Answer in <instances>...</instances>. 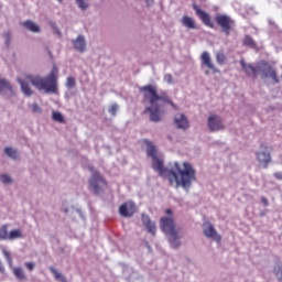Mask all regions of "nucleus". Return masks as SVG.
<instances>
[{
  "label": "nucleus",
  "instance_id": "obj_1",
  "mask_svg": "<svg viewBox=\"0 0 282 282\" xmlns=\"http://www.w3.org/2000/svg\"><path fill=\"white\" fill-rule=\"evenodd\" d=\"M143 143L147 147L148 158H152V169L159 173L160 177L167 180L170 186L176 184V187L182 186L185 191H189L197 175L193 165L188 162H183L182 164L174 162L170 169L164 167V161L158 158V148L153 145V142L145 139Z\"/></svg>",
  "mask_w": 282,
  "mask_h": 282
},
{
  "label": "nucleus",
  "instance_id": "obj_2",
  "mask_svg": "<svg viewBox=\"0 0 282 282\" xmlns=\"http://www.w3.org/2000/svg\"><path fill=\"white\" fill-rule=\"evenodd\" d=\"M143 94V104L150 105L145 108V113H150L151 122H160L164 116L162 104L171 105L173 109L177 110V106L171 100L166 93L158 94V86L145 85L139 88Z\"/></svg>",
  "mask_w": 282,
  "mask_h": 282
},
{
  "label": "nucleus",
  "instance_id": "obj_3",
  "mask_svg": "<svg viewBox=\"0 0 282 282\" xmlns=\"http://www.w3.org/2000/svg\"><path fill=\"white\" fill-rule=\"evenodd\" d=\"M24 96H32L34 91L30 88V83L45 94H57L58 91V67L53 66L51 73L46 77L26 75L25 79L18 78Z\"/></svg>",
  "mask_w": 282,
  "mask_h": 282
},
{
  "label": "nucleus",
  "instance_id": "obj_4",
  "mask_svg": "<svg viewBox=\"0 0 282 282\" xmlns=\"http://www.w3.org/2000/svg\"><path fill=\"white\" fill-rule=\"evenodd\" d=\"M166 217H162L160 220L161 230L166 235H170V243L172 248H180V236L177 235V228H175V219L173 218V210L166 209Z\"/></svg>",
  "mask_w": 282,
  "mask_h": 282
},
{
  "label": "nucleus",
  "instance_id": "obj_5",
  "mask_svg": "<svg viewBox=\"0 0 282 282\" xmlns=\"http://www.w3.org/2000/svg\"><path fill=\"white\" fill-rule=\"evenodd\" d=\"M88 171L91 173V177L88 181L89 188H91L95 195H100L102 193V186H107V180H105L98 170L94 169V165H88Z\"/></svg>",
  "mask_w": 282,
  "mask_h": 282
},
{
  "label": "nucleus",
  "instance_id": "obj_6",
  "mask_svg": "<svg viewBox=\"0 0 282 282\" xmlns=\"http://www.w3.org/2000/svg\"><path fill=\"white\" fill-rule=\"evenodd\" d=\"M215 21L217 25L221 28L226 36H230V32H232V28H235V20L226 14H217Z\"/></svg>",
  "mask_w": 282,
  "mask_h": 282
},
{
  "label": "nucleus",
  "instance_id": "obj_7",
  "mask_svg": "<svg viewBox=\"0 0 282 282\" xmlns=\"http://www.w3.org/2000/svg\"><path fill=\"white\" fill-rule=\"evenodd\" d=\"M192 8L193 10H195L196 17L200 19L204 25H207V28H215V25L213 24V20H210V14L202 10V8H199L198 4L194 3Z\"/></svg>",
  "mask_w": 282,
  "mask_h": 282
},
{
  "label": "nucleus",
  "instance_id": "obj_8",
  "mask_svg": "<svg viewBox=\"0 0 282 282\" xmlns=\"http://www.w3.org/2000/svg\"><path fill=\"white\" fill-rule=\"evenodd\" d=\"M119 215L121 217H133L135 215V203L128 200L119 207Z\"/></svg>",
  "mask_w": 282,
  "mask_h": 282
},
{
  "label": "nucleus",
  "instance_id": "obj_9",
  "mask_svg": "<svg viewBox=\"0 0 282 282\" xmlns=\"http://www.w3.org/2000/svg\"><path fill=\"white\" fill-rule=\"evenodd\" d=\"M203 232L208 239H214V241H217L218 243L221 241V237L217 234V230H215V227L210 223L204 224Z\"/></svg>",
  "mask_w": 282,
  "mask_h": 282
},
{
  "label": "nucleus",
  "instance_id": "obj_10",
  "mask_svg": "<svg viewBox=\"0 0 282 282\" xmlns=\"http://www.w3.org/2000/svg\"><path fill=\"white\" fill-rule=\"evenodd\" d=\"M207 127L210 131H224V123L219 116H210L207 121Z\"/></svg>",
  "mask_w": 282,
  "mask_h": 282
},
{
  "label": "nucleus",
  "instance_id": "obj_11",
  "mask_svg": "<svg viewBox=\"0 0 282 282\" xmlns=\"http://www.w3.org/2000/svg\"><path fill=\"white\" fill-rule=\"evenodd\" d=\"M202 65H205L208 69L213 72V74H219V68L215 67L213 59L210 58V54L208 52H203L200 55Z\"/></svg>",
  "mask_w": 282,
  "mask_h": 282
},
{
  "label": "nucleus",
  "instance_id": "obj_12",
  "mask_svg": "<svg viewBox=\"0 0 282 282\" xmlns=\"http://www.w3.org/2000/svg\"><path fill=\"white\" fill-rule=\"evenodd\" d=\"M174 123L177 127V129H188L191 127L188 122V118L185 117L184 113H177L174 118Z\"/></svg>",
  "mask_w": 282,
  "mask_h": 282
},
{
  "label": "nucleus",
  "instance_id": "obj_13",
  "mask_svg": "<svg viewBox=\"0 0 282 282\" xmlns=\"http://www.w3.org/2000/svg\"><path fill=\"white\" fill-rule=\"evenodd\" d=\"M240 65L247 76H252V78H257L259 76V67H254L250 64H246V62L241 61Z\"/></svg>",
  "mask_w": 282,
  "mask_h": 282
},
{
  "label": "nucleus",
  "instance_id": "obj_14",
  "mask_svg": "<svg viewBox=\"0 0 282 282\" xmlns=\"http://www.w3.org/2000/svg\"><path fill=\"white\" fill-rule=\"evenodd\" d=\"M257 160L259 162V164H262L263 169L268 167V164H270V162H272V155L270 153L267 152H257Z\"/></svg>",
  "mask_w": 282,
  "mask_h": 282
},
{
  "label": "nucleus",
  "instance_id": "obj_15",
  "mask_svg": "<svg viewBox=\"0 0 282 282\" xmlns=\"http://www.w3.org/2000/svg\"><path fill=\"white\" fill-rule=\"evenodd\" d=\"M142 223L143 226H145L148 232H150V235H155V223L152 221V219L148 216V215H142Z\"/></svg>",
  "mask_w": 282,
  "mask_h": 282
},
{
  "label": "nucleus",
  "instance_id": "obj_16",
  "mask_svg": "<svg viewBox=\"0 0 282 282\" xmlns=\"http://www.w3.org/2000/svg\"><path fill=\"white\" fill-rule=\"evenodd\" d=\"M21 25L29 30V32L39 33L41 32V28L39 24L34 23L32 20H26L24 22H21Z\"/></svg>",
  "mask_w": 282,
  "mask_h": 282
},
{
  "label": "nucleus",
  "instance_id": "obj_17",
  "mask_svg": "<svg viewBox=\"0 0 282 282\" xmlns=\"http://www.w3.org/2000/svg\"><path fill=\"white\" fill-rule=\"evenodd\" d=\"M182 23L185 28H187L188 30H197V23L194 21L193 18L188 17V15H184L182 18Z\"/></svg>",
  "mask_w": 282,
  "mask_h": 282
},
{
  "label": "nucleus",
  "instance_id": "obj_18",
  "mask_svg": "<svg viewBox=\"0 0 282 282\" xmlns=\"http://www.w3.org/2000/svg\"><path fill=\"white\" fill-rule=\"evenodd\" d=\"M3 91H10L11 96H14V89H12V85H10V82H8L6 78L0 77V93L3 94Z\"/></svg>",
  "mask_w": 282,
  "mask_h": 282
},
{
  "label": "nucleus",
  "instance_id": "obj_19",
  "mask_svg": "<svg viewBox=\"0 0 282 282\" xmlns=\"http://www.w3.org/2000/svg\"><path fill=\"white\" fill-rule=\"evenodd\" d=\"M74 47L75 50H77V52H85V47H86V42H85V37L83 35H79L74 42Z\"/></svg>",
  "mask_w": 282,
  "mask_h": 282
},
{
  "label": "nucleus",
  "instance_id": "obj_20",
  "mask_svg": "<svg viewBox=\"0 0 282 282\" xmlns=\"http://www.w3.org/2000/svg\"><path fill=\"white\" fill-rule=\"evenodd\" d=\"M13 274L19 279V281L28 280V276L25 275V271H23V268L21 267L13 268Z\"/></svg>",
  "mask_w": 282,
  "mask_h": 282
},
{
  "label": "nucleus",
  "instance_id": "obj_21",
  "mask_svg": "<svg viewBox=\"0 0 282 282\" xmlns=\"http://www.w3.org/2000/svg\"><path fill=\"white\" fill-rule=\"evenodd\" d=\"M14 239H23V231L21 229H14L9 232V241H14Z\"/></svg>",
  "mask_w": 282,
  "mask_h": 282
},
{
  "label": "nucleus",
  "instance_id": "obj_22",
  "mask_svg": "<svg viewBox=\"0 0 282 282\" xmlns=\"http://www.w3.org/2000/svg\"><path fill=\"white\" fill-rule=\"evenodd\" d=\"M265 76H270L274 83H279V75L276 74V70L271 66L268 67V73Z\"/></svg>",
  "mask_w": 282,
  "mask_h": 282
},
{
  "label": "nucleus",
  "instance_id": "obj_23",
  "mask_svg": "<svg viewBox=\"0 0 282 282\" xmlns=\"http://www.w3.org/2000/svg\"><path fill=\"white\" fill-rule=\"evenodd\" d=\"M52 118L55 122H59V124L65 123V117L58 111H53Z\"/></svg>",
  "mask_w": 282,
  "mask_h": 282
},
{
  "label": "nucleus",
  "instance_id": "obj_24",
  "mask_svg": "<svg viewBox=\"0 0 282 282\" xmlns=\"http://www.w3.org/2000/svg\"><path fill=\"white\" fill-rule=\"evenodd\" d=\"M10 237V234L8 232V225H3L2 227H0V239L2 241L8 240Z\"/></svg>",
  "mask_w": 282,
  "mask_h": 282
},
{
  "label": "nucleus",
  "instance_id": "obj_25",
  "mask_svg": "<svg viewBox=\"0 0 282 282\" xmlns=\"http://www.w3.org/2000/svg\"><path fill=\"white\" fill-rule=\"evenodd\" d=\"M52 274H54V278L56 279V281H61V282H66L67 280L65 279V275H63L61 272H58L56 269L51 268L50 269Z\"/></svg>",
  "mask_w": 282,
  "mask_h": 282
},
{
  "label": "nucleus",
  "instance_id": "obj_26",
  "mask_svg": "<svg viewBox=\"0 0 282 282\" xmlns=\"http://www.w3.org/2000/svg\"><path fill=\"white\" fill-rule=\"evenodd\" d=\"M4 153L9 158H12V160H17L19 158L18 152L14 149H12V148H6L4 149Z\"/></svg>",
  "mask_w": 282,
  "mask_h": 282
},
{
  "label": "nucleus",
  "instance_id": "obj_27",
  "mask_svg": "<svg viewBox=\"0 0 282 282\" xmlns=\"http://www.w3.org/2000/svg\"><path fill=\"white\" fill-rule=\"evenodd\" d=\"M216 62L218 65H224V63H226V54H224V52L216 53Z\"/></svg>",
  "mask_w": 282,
  "mask_h": 282
},
{
  "label": "nucleus",
  "instance_id": "obj_28",
  "mask_svg": "<svg viewBox=\"0 0 282 282\" xmlns=\"http://www.w3.org/2000/svg\"><path fill=\"white\" fill-rule=\"evenodd\" d=\"M243 45H247L248 47H256V43H254V40H252V37L250 36H246L243 39Z\"/></svg>",
  "mask_w": 282,
  "mask_h": 282
},
{
  "label": "nucleus",
  "instance_id": "obj_29",
  "mask_svg": "<svg viewBox=\"0 0 282 282\" xmlns=\"http://www.w3.org/2000/svg\"><path fill=\"white\" fill-rule=\"evenodd\" d=\"M66 87H68V89H74V87H76V78L67 77Z\"/></svg>",
  "mask_w": 282,
  "mask_h": 282
},
{
  "label": "nucleus",
  "instance_id": "obj_30",
  "mask_svg": "<svg viewBox=\"0 0 282 282\" xmlns=\"http://www.w3.org/2000/svg\"><path fill=\"white\" fill-rule=\"evenodd\" d=\"M0 181L2 184H12V177H10L8 174L0 175Z\"/></svg>",
  "mask_w": 282,
  "mask_h": 282
},
{
  "label": "nucleus",
  "instance_id": "obj_31",
  "mask_svg": "<svg viewBox=\"0 0 282 282\" xmlns=\"http://www.w3.org/2000/svg\"><path fill=\"white\" fill-rule=\"evenodd\" d=\"M274 274L278 279V281L282 282V267L278 265L274 268Z\"/></svg>",
  "mask_w": 282,
  "mask_h": 282
},
{
  "label": "nucleus",
  "instance_id": "obj_32",
  "mask_svg": "<svg viewBox=\"0 0 282 282\" xmlns=\"http://www.w3.org/2000/svg\"><path fill=\"white\" fill-rule=\"evenodd\" d=\"M78 8H80V10H87L89 8V4L87 2H85V0H75Z\"/></svg>",
  "mask_w": 282,
  "mask_h": 282
},
{
  "label": "nucleus",
  "instance_id": "obj_33",
  "mask_svg": "<svg viewBox=\"0 0 282 282\" xmlns=\"http://www.w3.org/2000/svg\"><path fill=\"white\" fill-rule=\"evenodd\" d=\"M108 111L110 116H116V113H118V104H113L112 106H110Z\"/></svg>",
  "mask_w": 282,
  "mask_h": 282
},
{
  "label": "nucleus",
  "instance_id": "obj_34",
  "mask_svg": "<svg viewBox=\"0 0 282 282\" xmlns=\"http://www.w3.org/2000/svg\"><path fill=\"white\" fill-rule=\"evenodd\" d=\"M164 80H165V83H167V85H173V75L166 74L164 76Z\"/></svg>",
  "mask_w": 282,
  "mask_h": 282
},
{
  "label": "nucleus",
  "instance_id": "obj_35",
  "mask_svg": "<svg viewBox=\"0 0 282 282\" xmlns=\"http://www.w3.org/2000/svg\"><path fill=\"white\" fill-rule=\"evenodd\" d=\"M33 113H41V107L37 104L31 106Z\"/></svg>",
  "mask_w": 282,
  "mask_h": 282
},
{
  "label": "nucleus",
  "instance_id": "obj_36",
  "mask_svg": "<svg viewBox=\"0 0 282 282\" xmlns=\"http://www.w3.org/2000/svg\"><path fill=\"white\" fill-rule=\"evenodd\" d=\"M24 265L26 269L30 270V272H32V270H34V262H25Z\"/></svg>",
  "mask_w": 282,
  "mask_h": 282
},
{
  "label": "nucleus",
  "instance_id": "obj_37",
  "mask_svg": "<svg viewBox=\"0 0 282 282\" xmlns=\"http://www.w3.org/2000/svg\"><path fill=\"white\" fill-rule=\"evenodd\" d=\"M3 254L6 259L9 261V263H12V258H10V252H8L7 250H3Z\"/></svg>",
  "mask_w": 282,
  "mask_h": 282
},
{
  "label": "nucleus",
  "instance_id": "obj_38",
  "mask_svg": "<svg viewBox=\"0 0 282 282\" xmlns=\"http://www.w3.org/2000/svg\"><path fill=\"white\" fill-rule=\"evenodd\" d=\"M3 36H4V39H6V44H7V45H10V36H11V35H10V32L4 33Z\"/></svg>",
  "mask_w": 282,
  "mask_h": 282
},
{
  "label": "nucleus",
  "instance_id": "obj_39",
  "mask_svg": "<svg viewBox=\"0 0 282 282\" xmlns=\"http://www.w3.org/2000/svg\"><path fill=\"white\" fill-rule=\"evenodd\" d=\"M261 202H262L263 206H270V202L268 200V198H265V196L261 197Z\"/></svg>",
  "mask_w": 282,
  "mask_h": 282
},
{
  "label": "nucleus",
  "instance_id": "obj_40",
  "mask_svg": "<svg viewBox=\"0 0 282 282\" xmlns=\"http://www.w3.org/2000/svg\"><path fill=\"white\" fill-rule=\"evenodd\" d=\"M274 177H275L276 180H282V172H275V173H274Z\"/></svg>",
  "mask_w": 282,
  "mask_h": 282
},
{
  "label": "nucleus",
  "instance_id": "obj_41",
  "mask_svg": "<svg viewBox=\"0 0 282 282\" xmlns=\"http://www.w3.org/2000/svg\"><path fill=\"white\" fill-rule=\"evenodd\" d=\"M0 272H6V268H3V264L0 262Z\"/></svg>",
  "mask_w": 282,
  "mask_h": 282
},
{
  "label": "nucleus",
  "instance_id": "obj_42",
  "mask_svg": "<svg viewBox=\"0 0 282 282\" xmlns=\"http://www.w3.org/2000/svg\"><path fill=\"white\" fill-rule=\"evenodd\" d=\"M59 3H63V0H57Z\"/></svg>",
  "mask_w": 282,
  "mask_h": 282
},
{
  "label": "nucleus",
  "instance_id": "obj_43",
  "mask_svg": "<svg viewBox=\"0 0 282 282\" xmlns=\"http://www.w3.org/2000/svg\"><path fill=\"white\" fill-rule=\"evenodd\" d=\"M205 74L208 76V74H210V73L207 70Z\"/></svg>",
  "mask_w": 282,
  "mask_h": 282
}]
</instances>
